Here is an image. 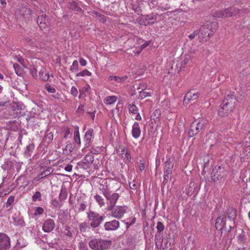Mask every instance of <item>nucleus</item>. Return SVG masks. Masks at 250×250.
Instances as JSON below:
<instances>
[{
	"instance_id": "nucleus-18",
	"label": "nucleus",
	"mask_w": 250,
	"mask_h": 250,
	"mask_svg": "<svg viewBox=\"0 0 250 250\" xmlns=\"http://www.w3.org/2000/svg\"><path fill=\"white\" fill-rule=\"evenodd\" d=\"M174 164L173 161L168 158L165 163L164 173L172 174Z\"/></svg>"
},
{
	"instance_id": "nucleus-8",
	"label": "nucleus",
	"mask_w": 250,
	"mask_h": 250,
	"mask_svg": "<svg viewBox=\"0 0 250 250\" xmlns=\"http://www.w3.org/2000/svg\"><path fill=\"white\" fill-rule=\"evenodd\" d=\"M108 210L111 211V215L113 217L117 219L121 218L126 212V209L125 207L120 206L112 207L111 209H108Z\"/></svg>"
},
{
	"instance_id": "nucleus-40",
	"label": "nucleus",
	"mask_w": 250,
	"mask_h": 250,
	"mask_svg": "<svg viewBox=\"0 0 250 250\" xmlns=\"http://www.w3.org/2000/svg\"><path fill=\"white\" fill-rule=\"evenodd\" d=\"M13 67L15 71L16 74L18 76H21L22 74V69L21 67L17 63L13 64Z\"/></svg>"
},
{
	"instance_id": "nucleus-63",
	"label": "nucleus",
	"mask_w": 250,
	"mask_h": 250,
	"mask_svg": "<svg viewBox=\"0 0 250 250\" xmlns=\"http://www.w3.org/2000/svg\"><path fill=\"white\" fill-rule=\"evenodd\" d=\"M80 63L82 66H85L87 64L86 61L83 58H80L79 60Z\"/></svg>"
},
{
	"instance_id": "nucleus-7",
	"label": "nucleus",
	"mask_w": 250,
	"mask_h": 250,
	"mask_svg": "<svg viewBox=\"0 0 250 250\" xmlns=\"http://www.w3.org/2000/svg\"><path fill=\"white\" fill-rule=\"evenodd\" d=\"M236 11L237 10L235 8L231 7L216 12L215 16L221 18L231 17L235 15L237 12Z\"/></svg>"
},
{
	"instance_id": "nucleus-29",
	"label": "nucleus",
	"mask_w": 250,
	"mask_h": 250,
	"mask_svg": "<svg viewBox=\"0 0 250 250\" xmlns=\"http://www.w3.org/2000/svg\"><path fill=\"white\" fill-rule=\"evenodd\" d=\"M73 150V144L68 141L65 148L63 149V153L68 155L70 154Z\"/></svg>"
},
{
	"instance_id": "nucleus-1",
	"label": "nucleus",
	"mask_w": 250,
	"mask_h": 250,
	"mask_svg": "<svg viewBox=\"0 0 250 250\" xmlns=\"http://www.w3.org/2000/svg\"><path fill=\"white\" fill-rule=\"evenodd\" d=\"M237 101V98L233 94L227 95L219 108V116L225 117L230 113L235 107Z\"/></svg>"
},
{
	"instance_id": "nucleus-21",
	"label": "nucleus",
	"mask_w": 250,
	"mask_h": 250,
	"mask_svg": "<svg viewBox=\"0 0 250 250\" xmlns=\"http://www.w3.org/2000/svg\"><path fill=\"white\" fill-rule=\"evenodd\" d=\"M205 27L210 32V33H215L218 28V24L216 22H207L204 25Z\"/></svg>"
},
{
	"instance_id": "nucleus-34",
	"label": "nucleus",
	"mask_w": 250,
	"mask_h": 250,
	"mask_svg": "<svg viewBox=\"0 0 250 250\" xmlns=\"http://www.w3.org/2000/svg\"><path fill=\"white\" fill-rule=\"evenodd\" d=\"M94 198L100 207H102L105 205L104 200L100 195L96 194Z\"/></svg>"
},
{
	"instance_id": "nucleus-24",
	"label": "nucleus",
	"mask_w": 250,
	"mask_h": 250,
	"mask_svg": "<svg viewBox=\"0 0 250 250\" xmlns=\"http://www.w3.org/2000/svg\"><path fill=\"white\" fill-rule=\"evenodd\" d=\"M94 156L91 154H87L82 160V163L86 167H89L94 161Z\"/></svg>"
},
{
	"instance_id": "nucleus-45",
	"label": "nucleus",
	"mask_w": 250,
	"mask_h": 250,
	"mask_svg": "<svg viewBox=\"0 0 250 250\" xmlns=\"http://www.w3.org/2000/svg\"><path fill=\"white\" fill-rule=\"evenodd\" d=\"M150 43V42L149 41H146L144 43H143V44H142L140 46V48H138L137 49V48H136V49L137 50L136 51V52L135 51V50L134 51V53H136L137 54V55H139L140 52H141V51L142 50V49L145 48L147 46H148L149 45Z\"/></svg>"
},
{
	"instance_id": "nucleus-61",
	"label": "nucleus",
	"mask_w": 250,
	"mask_h": 250,
	"mask_svg": "<svg viewBox=\"0 0 250 250\" xmlns=\"http://www.w3.org/2000/svg\"><path fill=\"white\" fill-rule=\"evenodd\" d=\"M153 114L156 118H159L161 115V111L159 109H156Z\"/></svg>"
},
{
	"instance_id": "nucleus-60",
	"label": "nucleus",
	"mask_w": 250,
	"mask_h": 250,
	"mask_svg": "<svg viewBox=\"0 0 250 250\" xmlns=\"http://www.w3.org/2000/svg\"><path fill=\"white\" fill-rule=\"evenodd\" d=\"M30 72L31 75L33 77H37V70L36 68L34 67V68H32L30 69Z\"/></svg>"
},
{
	"instance_id": "nucleus-64",
	"label": "nucleus",
	"mask_w": 250,
	"mask_h": 250,
	"mask_svg": "<svg viewBox=\"0 0 250 250\" xmlns=\"http://www.w3.org/2000/svg\"><path fill=\"white\" fill-rule=\"evenodd\" d=\"M70 132L69 128H66L65 130L64 138L67 139L68 138V135L70 134Z\"/></svg>"
},
{
	"instance_id": "nucleus-15",
	"label": "nucleus",
	"mask_w": 250,
	"mask_h": 250,
	"mask_svg": "<svg viewBox=\"0 0 250 250\" xmlns=\"http://www.w3.org/2000/svg\"><path fill=\"white\" fill-rule=\"evenodd\" d=\"M12 219L13 221V224L16 226L23 227L25 225L23 219L22 217L21 216L19 212L13 214Z\"/></svg>"
},
{
	"instance_id": "nucleus-33",
	"label": "nucleus",
	"mask_w": 250,
	"mask_h": 250,
	"mask_svg": "<svg viewBox=\"0 0 250 250\" xmlns=\"http://www.w3.org/2000/svg\"><path fill=\"white\" fill-rule=\"evenodd\" d=\"M27 246V243L24 241V239L20 237L17 240V242L16 247L18 249H21L24 248Z\"/></svg>"
},
{
	"instance_id": "nucleus-32",
	"label": "nucleus",
	"mask_w": 250,
	"mask_h": 250,
	"mask_svg": "<svg viewBox=\"0 0 250 250\" xmlns=\"http://www.w3.org/2000/svg\"><path fill=\"white\" fill-rule=\"evenodd\" d=\"M51 204L53 209L60 208L62 206L61 202L56 198H52L51 200Z\"/></svg>"
},
{
	"instance_id": "nucleus-49",
	"label": "nucleus",
	"mask_w": 250,
	"mask_h": 250,
	"mask_svg": "<svg viewBox=\"0 0 250 250\" xmlns=\"http://www.w3.org/2000/svg\"><path fill=\"white\" fill-rule=\"evenodd\" d=\"M92 74V73L89 72L88 70H87V69H84L82 71L79 72V73H78L77 74H76V76H78V77H79V76H91Z\"/></svg>"
},
{
	"instance_id": "nucleus-14",
	"label": "nucleus",
	"mask_w": 250,
	"mask_h": 250,
	"mask_svg": "<svg viewBox=\"0 0 250 250\" xmlns=\"http://www.w3.org/2000/svg\"><path fill=\"white\" fill-rule=\"evenodd\" d=\"M200 32L201 35L199 36L200 42H202L207 41V38H208L213 35V33H210L204 25L200 28L199 32Z\"/></svg>"
},
{
	"instance_id": "nucleus-19",
	"label": "nucleus",
	"mask_w": 250,
	"mask_h": 250,
	"mask_svg": "<svg viewBox=\"0 0 250 250\" xmlns=\"http://www.w3.org/2000/svg\"><path fill=\"white\" fill-rule=\"evenodd\" d=\"M127 79V77L125 76L124 77H119L117 76H109L108 80V81L112 84L116 83H122L125 82Z\"/></svg>"
},
{
	"instance_id": "nucleus-31",
	"label": "nucleus",
	"mask_w": 250,
	"mask_h": 250,
	"mask_svg": "<svg viewBox=\"0 0 250 250\" xmlns=\"http://www.w3.org/2000/svg\"><path fill=\"white\" fill-rule=\"evenodd\" d=\"M99 189L102 191V194L104 197L110 192L108 186L103 184L100 185Z\"/></svg>"
},
{
	"instance_id": "nucleus-42",
	"label": "nucleus",
	"mask_w": 250,
	"mask_h": 250,
	"mask_svg": "<svg viewBox=\"0 0 250 250\" xmlns=\"http://www.w3.org/2000/svg\"><path fill=\"white\" fill-rule=\"evenodd\" d=\"M74 141L78 145H80L81 144V139H80V134L78 130H75L74 131Z\"/></svg>"
},
{
	"instance_id": "nucleus-41",
	"label": "nucleus",
	"mask_w": 250,
	"mask_h": 250,
	"mask_svg": "<svg viewBox=\"0 0 250 250\" xmlns=\"http://www.w3.org/2000/svg\"><path fill=\"white\" fill-rule=\"evenodd\" d=\"M63 234L68 237H72V231L71 230V228L69 226H65Z\"/></svg>"
},
{
	"instance_id": "nucleus-35",
	"label": "nucleus",
	"mask_w": 250,
	"mask_h": 250,
	"mask_svg": "<svg viewBox=\"0 0 250 250\" xmlns=\"http://www.w3.org/2000/svg\"><path fill=\"white\" fill-rule=\"evenodd\" d=\"M53 137V133L52 132H49L43 138V141L45 143L49 144L52 141Z\"/></svg>"
},
{
	"instance_id": "nucleus-27",
	"label": "nucleus",
	"mask_w": 250,
	"mask_h": 250,
	"mask_svg": "<svg viewBox=\"0 0 250 250\" xmlns=\"http://www.w3.org/2000/svg\"><path fill=\"white\" fill-rule=\"evenodd\" d=\"M51 174V172L50 169H46L42 172L41 173L38 174L35 178V180L36 181H39L41 179H42L45 177H46L50 175Z\"/></svg>"
},
{
	"instance_id": "nucleus-28",
	"label": "nucleus",
	"mask_w": 250,
	"mask_h": 250,
	"mask_svg": "<svg viewBox=\"0 0 250 250\" xmlns=\"http://www.w3.org/2000/svg\"><path fill=\"white\" fill-rule=\"evenodd\" d=\"M35 148V146L33 143H31L26 146L24 151V155L26 157H28L31 156V153Z\"/></svg>"
},
{
	"instance_id": "nucleus-47",
	"label": "nucleus",
	"mask_w": 250,
	"mask_h": 250,
	"mask_svg": "<svg viewBox=\"0 0 250 250\" xmlns=\"http://www.w3.org/2000/svg\"><path fill=\"white\" fill-rule=\"evenodd\" d=\"M128 110L130 112L133 114H137L138 112V108L133 104H129L128 105Z\"/></svg>"
},
{
	"instance_id": "nucleus-37",
	"label": "nucleus",
	"mask_w": 250,
	"mask_h": 250,
	"mask_svg": "<svg viewBox=\"0 0 250 250\" xmlns=\"http://www.w3.org/2000/svg\"><path fill=\"white\" fill-rule=\"evenodd\" d=\"M236 212V211L235 209H234L233 208L229 209L228 210V218L230 220H233L235 218Z\"/></svg>"
},
{
	"instance_id": "nucleus-26",
	"label": "nucleus",
	"mask_w": 250,
	"mask_h": 250,
	"mask_svg": "<svg viewBox=\"0 0 250 250\" xmlns=\"http://www.w3.org/2000/svg\"><path fill=\"white\" fill-rule=\"evenodd\" d=\"M39 77L41 80L46 82L49 78V75L45 69L42 68L39 72Z\"/></svg>"
},
{
	"instance_id": "nucleus-2",
	"label": "nucleus",
	"mask_w": 250,
	"mask_h": 250,
	"mask_svg": "<svg viewBox=\"0 0 250 250\" xmlns=\"http://www.w3.org/2000/svg\"><path fill=\"white\" fill-rule=\"evenodd\" d=\"M111 244V241L101 238H94L88 242V245L92 250H104L107 249Z\"/></svg>"
},
{
	"instance_id": "nucleus-9",
	"label": "nucleus",
	"mask_w": 250,
	"mask_h": 250,
	"mask_svg": "<svg viewBox=\"0 0 250 250\" xmlns=\"http://www.w3.org/2000/svg\"><path fill=\"white\" fill-rule=\"evenodd\" d=\"M224 168L220 166H215L211 172V178L215 181L219 180L222 177V173L224 172Z\"/></svg>"
},
{
	"instance_id": "nucleus-38",
	"label": "nucleus",
	"mask_w": 250,
	"mask_h": 250,
	"mask_svg": "<svg viewBox=\"0 0 250 250\" xmlns=\"http://www.w3.org/2000/svg\"><path fill=\"white\" fill-rule=\"evenodd\" d=\"M155 243H156V247L157 249H159V247H161L162 246V244L163 242V238L160 236V235H158L156 234L155 237Z\"/></svg>"
},
{
	"instance_id": "nucleus-46",
	"label": "nucleus",
	"mask_w": 250,
	"mask_h": 250,
	"mask_svg": "<svg viewBox=\"0 0 250 250\" xmlns=\"http://www.w3.org/2000/svg\"><path fill=\"white\" fill-rule=\"evenodd\" d=\"M89 228L88 224L85 222L81 223L79 225V229L81 232H85Z\"/></svg>"
},
{
	"instance_id": "nucleus-5",
	"label": "nucleus",
	"mask_w": 250,
	"mask_h": 250,
	"mask_svg": "<svg viewBox=\"0 0 250 250\" xmlns=\"http://www.w3.org/2000/svg\"><path fill=\"white\" fill-rule=\"evenodd\" d=\"M205 124L206 122L203 120H200L197 123L193 122L191 124L188 131V137L191 138L196 135L204 128Z\"/></svg>"
},
{
	"instance_id": "nucleus-22",
	"label": "nucleus",
	"mask_w": 250,
	"mask_h": 250,
	"mask_svg": "<svg viewBox=\"0 0 250 250\" xmlns=\"http://www.w3.org/2000/svg\"><path fill=\"white\" fill-rule=\"evenodd\" d=\"M94 131L92 129H89L85 133L84 137V141L85 142V146L88 145L93 138Z\"/></svg>"
},
{
	"instance_id": "nucleus-25",
	"label": "nucleus",
	"mask_w": 250,
	"mask_h": 250,
	"mask_svg": "<svg viewBox=\"0 0 250 250\" xmlns=\"http://www.w3.org/2000/svg\"><path fill=\"white\" fill-rule=\"evenodd\" d=\"M121 156L123 159L125 163H129L131 161V155L129 151L127 149H124L122 150Z\"/></svg>"
},
{
	"instance_id": "nucleus-50",
	"label": "nucleus",
	"mask_w": 250,
	"mask_h": 250,
	"mask_svg": "<svg viewBox=\"0 0 250 250\" xmlns=\"http://www.w3.org/2000/svg\"><path fill=\"white\" fill-rule=\"evenodd\" d=\"M87 207V202L86 201H83L82 203H81L80 204L78 211L79 212L83 211L85 210Z\"/></svg>"
},
{
	"instance_id": "nucleus-4",
	"label": "nucleus",
	"mask_w": 250,
	"mask_h": 250,
	"mask_svg": "<svg viewBox=\"0 0 250 250\" xmlns=\"http://www.w3.org/2000/svg\"><path fill=\"white\" fill-rule=\"evenodd\" d=\"M195 49H190L182 58L181 62L177 63L176 66L181 70L186 66L190 65L192 62V58L195 57Z\"/></svg>"
},
{
	"instance_id": "nucleus-23",
	"label": "nucleus",
	"mask_w": 250,
	"mask_h": 250,
	"mask_svg": "<svg viewBox=\"0 0 250 250\" xmlns=\"http://www.w3.org/2000/svg\"><path fill=\"white\" fill-rule=\"evenodd\" d=\"M199 95V93H193L192 91H189L185 95L184 102H186V101L195 100L198 98Z\"/></svg>"
},
{
	"instance_id": "nucleus-51",
	"label": "nucleus",
	"mask_w": 250,
	"mask_h": 250,
	"mask_svg": "<svg viewBox=\"0 0 250 250\" xmlns=\"http://www.w3.org/2000/svg\"><path fill=\"white\" fill-rule=\"evenodd\" d=\"M171 179V174L164 173L163 183L166 184Z\"/></svg>"
},
{
	"instance_id": "nucleus-53",
	"label": "nucleus",
	"mask_w": 250,
	"mask_h": 250,
	"mask_svg": "<svg viewBox=\"0 0 250 250\" xmlns=\"http://www.w3.org/2000/svg\"><path fill=\"white\" fill-rule=\"evenodd\" d=\"M44 212V209L42 207H37L35 210L34 215L37 216L42 214Z\"/></svg>"
},
{
	"instance_id": "nucleus-59",
	"label": "nucleus",
	"mask_w": 250,
	"mask_h": 250,
	"mask_svg": "<svg viewBox=\"0 0 250 250\" xmlns=\"http://www.w3.org/2000/svg\"><path fill=\"white\" fill-rule=\"evenodd\" d=\"M71 93L72 95H73L74 97H76L77 96L78 94V90L75 86H72L71 89Z\"/></svg>"
},
{
	"instance_id": "nucleus-57",
	"label": "nucleus",
	"mask_w": 250,
	"mask_h": 250,
	"mask_svg": "<svg viewBox=\"0 0 250 250\" xmlns=\"http://www.w3.org/2000/svg\"><path fill=\"white\" fill-rule=\"evenodd\" d=\"M139 92L140 93V96L142 99L150 95L149 93L144 91L143 89L142 91H139Z\"/></svg>"
},
{
	"instance_id": "nucleus-30",
	"label": "nucleus",
	"mask_w": 250,
	"mask_h": 250,
	"mask_svg": "<svg viewBox=\"0 0 250 250\" xmlns=\"http://www.w3.org/2000/svg\"><path fill=\"white\" fill-rule=\"evenodd\" d=\"M117 100V97L116 96H107L104 100V102L106 104H111L115 103Z\"/></svg>"
},
{
	"instance_id": "nucleus-58",
	"label": "nucleus",
	"mask_w": 250,
	"mask_h": 250,
	"mask_svg": "<svg viewBox=\"0 0 250 250\" xmlns=\"http://www.w3.org/2000/svg\"><path fill=\"white\" fill-rule=\"evenodd\" d=\"M199 34V31L198 30L194 31L193 33L190 34L188 36V38L192 40L195 38V37Z\"/></svg>"
},
{
	"instance_id": "nucleus-16",
	"label": "nucleus",
	"mask_w": 250,
	"mask_h": 250,
	"mask_svg": "<svg viewBox=\"0 0 250 250\" xmlns=\"http://www.w3.org/2000/svg\"><path fill=\"white\" fill-rule=\"evenodd\" d=\"M226 217L225 216H220L217 218L215 227L217 230H221L226 227Z\"/></svg>"
},
{
	"instance_id": "nucleus-39",
	"label": "nucleus",
	"mask_w": 250,
	"mask_h": 250,
	"mask_svg": "<svg viewBox=\"0 0 250 250\" xmlns=\"http://www.w3.org/2000/svg\"><path fill=\"white\" fill-rule=\"evenodd\" d=\"M238 241L239 243L244 244L246 241L245 237V233L244 231H242L241 233L237 236Z\"/></svg>"
},
{
	"instance_id": "nucleus-52",
	"label": "nucleus",
	"mask_w": 250,
	"mask_h": 250,
	"mask_svg": "<svg viewBox=\"0 0 250 250\" xmlns=\"http://www.w3.org/2000/svg\"><path fill=\"white\" fill-rule=\"evenodd\" d=\"M26 41L28 42H30V43L33 45H37L38 44L37 42H41V41L40 40H37L36 39H34L33 40H32L29 38H26Z\"/></svg>"
},
{
	"instance_id": "nucleus-56",
	"label": "nucleus",
	"mask_w": 250,
	"mask_h": 250,
	"mask_svg": "<svg viewBox=\"0 0 250 250\" xmlns=\"http://www.w3.org/2000/svg\"><path fill=\"white\" fill-rule=\"evenodd\" d=\"M78 62L77 61H74L73 62L72 65L70 67V70L72 71H74L75 70H78Z\"/></svg>"
},
{
	"instance_id": "nucleus-10",
	"label": "nucleus",
	"mask_w": 250,
	"mask_h": 250,
	"mask_svg": "<svg viewBox=\"0 0 250 250\" xmlns=\"http://www.w3.org/2000/svg\"><path fill=\"white\" fill-rule=\"evenodd\" d=\"M120 196L117 193H114L112 194H110V192L105 197L109 201V205L107 207V209H111L112 207H114L119 199Z\"/></svg>"
},
{
	"instance_id": "nucleus-36",
	"label": "nucleus",
	"mask_w": 250,
	"mask_h": 250,
	"mask_svg": "<svg viewBox=\"0 0 250 250\" xmlns=\"http://www.w3.org/2000/svg\"><path fill=\"white\" fill-rule=\"evenodd\" d=\"M68 7L71 9L75 10L77 11H80L82 10L78 5L77 2L74 1H72L69 3Z\"/></svg>"
},
{
	"instance_id": "nucleus-12",
	"label": "nucleus",
	"mask_w": 250,
	"mask_h": 250,
	"mask_svg": "<svg viewBox=\"0 0 250 250\" xmlns=\"http://www.w3.org/2000/svg\"><path fill=\"white\" fill-rule=\"evenodd\" d=\"M55 227V221L52 219H47L42 225V230L45 232H50L54 229Z\"/></svg>"
},
{
	"instance_id": "nucleus-11",
	"label": "nucleus",
	"mask_w": 250,
	"mask_h": 250,
	"mask_svg": "<svg viewBox=\"0 0 250 250\" xmlns=\"http://www.w3.org/2000/svg\"><path fill=\"white\" fill-rule=\"evenodd\" d=\"M37 23L42 30L46 29L49 26V22L45 15H42L38 16Z\"/></svg>"
},
{
	"instance_id": "nucleus-55",
	"label": "nucleus",
	"mask_w": 250,
	"mask_h": 250,
	"mask_svg": "<svg viewBox=\"0 0 250 250\" xmlns=\"http://www.w3.org/2000/svg\"><path fill=\"white\" fill-rule=\"evenodd\" d=\"M45 88L47 92L50 93H55L56 92L55 88L48 84L45 85Z\"/></svg>"
},
{
	"instance_id": "nucleus-17",
	"label": "nucleus",
	"mask_w": 250,
	"mask_h": 250,
	"mask_svg": "<svg viewBox=\"0 0 250 250\" xmlns=\"http://www.w3.org/2000/svg\"><path fill=\"white\" fill-rule=\"evenodd\" d=\"M141 131L139 124L135 122L132 127V135L134 139H138L141 135Z\"/></svg>"
},
{
	"instance_id": "nucleus-43",
	"label": "nucleus",
	"mask_w": 250,
	"mask_h": 250,
	"mask_svg": "<svg viewBox=\"0 0 250 250\" xmlns=\"http://www.w3.org/2000/svg\"><path fill=\"white\" fill-rule=\"evenodd\" d=\"M67 197V193L65 190L62 189L59 195V200L60 202L65 200Z\"/></svg>"
},
{
	"instance_id": "nucleus-20",
	"label": "nucleus",
	"mask_w": 250,
	"mask_h": 250,
	"mask_svg": "<svg viewBox=\"0 0 250 250\" xmlns=\"http://www.w3.org/2000/svg\"><path fill=\"white\" fill-rule=\"evenodd\" d=\"M22 17L26 21H29L32 20V10L30 8L24 7L21 9Z\"/></svg>"
},
{
	"instance_id": "nucleus-62",
	"label": "nucleus",
	"mask_w": 250,
	"mask_h": 250,
	"mask_svg": "<svg viewBox=\"0 0 250 250\" xmlns=\"http://www.w3.org/2000/svg\"><path fill=\"white\" fill-rule=\"evenodd\" d=\"M129 187L131 189L135 190L137 188V186L136 184L135 183L134 181L132 182H130L129 183Z\"/></svg>"
},
{
	"instance_id": "nucleus-13",
	"label": "nucleus",
	"mask_w": 250,
	"mask_h": 250,
	"mask_svg": "<svg viewBox=\"0 0 250 250\" xmlns=\"http://www.w3.org/2000/svg\"><path fill=\"white\" fill-rule=\"evenodd\" d=\"M119 227L120 223L116 220L106 222L104 225V229L107 231L117 230Z\"/></svg>"
},
{
	"instance_id": "nucleus-6",
	"label": "nucleus",
	"mask_w": 250,
	"mask_h": 250,
	"mask_svg": "<svg viewBox=\"0 0 250 250\" xmlns=\"http://www.w3.org/2000/svg\"><path fill=\"white\" fill-rule=\"evenodd\" d=\"M11 248V239L6 233L0 232V250H7Z\"/></svg>"
},
{
	"instance_id": "nucleus-44",
	"label": "nucleus",
	"mask_w": 250,
	"mask_h": 250,
	"mask_svg": "<svg viewBox=\"0 0 250 250\" xmlns=\"http://www.w3.org/2000/svg\"><path fill=\"white\" fill-rule=\"evenodd\" d=\"M32 200L34 202H36L37 201H41L42 195L41 192L39 191H36L35 193L32 196Z\"/></svg>"
},
{
	"instance_id": "nucleus-48",
	"label": "nucleus",
	"mask_w": 250,
	"mask_h": 250,
	"mask_svg": "<svg viewBox=\"0 0 250 250\" xmlns=\"http://www.w3.org/2000/svg\"><path fill=\"white\" fill-rule=\"evenodd\" d=\"M15 200V197L14 196H10L7 199V201L5 204V207L8 208L10 207L14 203Z\"/></svg>"
},
{
	"instance_id": "nucleus-3",
	"label": "nucleus",
	"mask_w": 250,
	"mask_h": 250,
	"mask_svg": "<svg viewBox=\"0 0 250 250\" xmlns=\"http://www.w3.org/2000/svg\"><path fill=\"white\" fill-rule=\"evenodd\" d=\"M86 214L88 220L91 222L90 225L93 228L99 227L104 218V216L94 211H89Z\"/></svg>"
},
{
	"instance_id": "nucleus-54",
	"label": "nucleus",
	"mask_w": 250,
	"mask_h": 250,
	"mask_svg": "<svg viewBox=\"0 0 250 250\" xmlns=\"http://www.w3.org/2000/svg\"><path fill=\"white\" fill-rule=\"evenodd\" d=\"M156 228L158 232L160 233L164 230L165 229V226L161 222H158Z\"/></svg>"
}]
</instances>
